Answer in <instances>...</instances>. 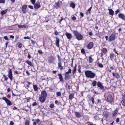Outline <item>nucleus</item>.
<instances>
[{"label":"nucleus","instance_id":"47","mask_svg":"<svg viewBox=\"0 0 125 125\" xmlns=\"http://www.w3.org/2000/svg\"><path fill=\"white\" fill-rule=\"evenodd\" d=\"M121 102L122 105L125 106V101H122Z\"/></svg>","mask_w":125,"mask_h":125},{"label":"nucleus","instance_id":"16","mask_svg":"<svg viewBox=\"0 0 125 125\" xmlns=\"http://www.w3.org/2000/svg\"><path fill=\"white\" fill-rule=\"evenodd\" d=\"M58 75L59 77V79L60 81L63 82V78L61 74L59 73L58 74Z\"/></svg>","mask_w":125,"mask_h":125},{"label":"nucleus","instance_id":"46","mask_svg":"<svg viewBox=\"0 0 125 125\" xmlns=\"http://www.w3.org/2000/svg\"><path fill=\"white\" fill-rule=\"evenodd\" d=\"M22 12L23 13H25L26 12V10L25 9H21Z\"/></svg>","mask_w":125,"mask_h":125},{"label":"nucleus","instance_id":"25","mask_svg":"<svg viewBox=\"0 0 125 125\" xmlns=\"http://www.w3.org/2000/svg\"><path fill=\"white\" fill-rule=\"evenodd\" d=\"M60 6L59 3V2H58L56 3L55 4V7L56 9H58L59 8Z\"/></svg>","mask_w":125,"mask_h":125},{"label":"nucleus","instance_id":"3","mask_svg":"<svg viewBox=\"0 0 125 125\" xmlns=\"http://www.w3.org/2000/svg\"><path fill=\"white\" fill-rule=\"evenodd\" d=\"M115 36L116 34L115 33H112L108 38V41L110 42L114 40L115 39Z\"/></svg>","mask_w":125,"mask_h":125},{"label":"nucleus","instance_id":"11","mask_svg":"<svg viewBox=\"0 0 125 125\" xmlns=\"http://www.w3.org/2000/svg\"><path fill=\"white\" fill-rule=\"evenodd\" d=\"M94 46V44L93 42H90L87 45V48L89 49L92 48Z\"/></svg>","mask_w":125,"mask_h":125},{"label":"nucleus","instance_id":"48","mask_svg":"<svg viewBox=\"0 0 125 125\" xmlns=\"http://www.w3.org/2000/svg\"><path fill=\"white\" fill-rule=\"evenodd\" d=\"M78 71L80 73L81 72L80 67L79 65L78 66Z\"/></svg>","mask_w":125,"mask_h":125},{"label":"nucleus","instance_id":"6","mask_svg":"<svg viewBox=\"0 0 125 125\" xmlns=\"http://www.w3.org/2000/svg\"><path fill=\"white\" fill-rule=\"evenodd\" d=\"M8 76L10 79L11 81H12V72L11 69H10L8 72Z\"/></svg>","mask_w":125,"mask_h":125},{"label":"nucleus","instance_id":"24","mask_svg":"<svg viewBox=\"0 0 125 125\" xmlns=\"http://www.w3.org/2000/svg\"><path fill=\"white\" fill-rule=\"evenodd\" d=\"M102 52L104 54H105L107 52V49L106 48H104L102 49Z\"/></svg>","mask_w":125,"mask_h":125},{"label":"nucleus","instance_id":"49","mask_svg":"<svg viewBox=\"0 0 125 125\" xmlns=\"http://www.w3.org/2000/svg\"><path fill=\"white\" fill-rule=\"evenodd\" d=\"M122 98L123 100L122 101H125V94L123 95Z\"/></svg>","mask_w":125,"mask_h":125},{"label":"nucleus","instance_id":"26","mask_svg":"<svg viewBox=\"0 0 125 125\" xmlns=\"http://www.w3.org/2000/svg\"><path fill=\"white\" fill-rule=\"evenodd\" d=\"M18 27L19 28H26V25H18Z\"/></svg>","mask_w":125,"mask_h":125},{"label":"nucleus","instance_id":"2","mask_svg":"<svg viewBox=\"0 0 125 125\" xmlns=\"http://www.w3.org/2000/svg\"><path fill=\"white\" fill-rule=\"evenodd\" d=\"M73 33L75 36L76 38L78 40H81L83 38V36L77 31H73Z\"/></svg>","mask_w":125,"mask_h":125},{"label":"nucleus","instance_id":"9","mask_svg":"<svg viewBox=\"0 0 125 125\" xmlns=\"http://www.w3.org/2000/svg\"><path fill=\"white\" fill-rule=\"evenodd\" d=\"M47 96V94L46 91L45 90L42 91L41 92V96L46 98Z\"/></svg>","mask_w":125,"mask_h":125},{"label":"nucleus","instance_id":"54","mask_svg":"<svg viewBox=\"0 0 125 125\" xmlns=\"http://www.w3.org/2000/svg\"><path fill=\"white\" fill-rule=\"evenodd\" d=\"M5 2V0H0V3H4Z\"/></svg>","mask_w":125,"mask_h":125},{"label":"nucleus","instance_id":"51","mask_svg":"<svg viewBox=\"0 0 125 125\" xmlns=\"http://www.w3.org/2000/svg\"><path fill=\"white\" fill-rule=\"evenodd\" d=\"M36 122L38 124L40 122V120L39 119H36Z\"/></svg>","mask_w":125,"mask_h":125},{"label":"nucleus","instance_id":"63","mask_svg":"<svg viewBox=\"0 0 125 125\" xmlns=\"http://www.w3.org/2000/svg\"><path fill=\"white\" fill-rule=\"evenodd\" d=\"M31 43H32V44L33 45L35 43V42H34L33 41L31 40Z\"/></svg>","mask_w":125,"mask_h":125},{"label":"nucleus","instance_id":"17","mask_svg":"<svg viewBox=\"0 0 125 125\" xmlns=\"http://www.w3.org/2000/svg\"><path fill=\"white\" fill-rule=\"evenodd\" d=\"M108 10L109 11V14L110 15L113 16L114 15V11H113L112 9H108Z\"/></svg>","mask_w":125,"mask_h":125},{"label":"nucleus","instance_id":"14","mask_svg":"<svg viewBox=\"0 0 125 125\" xmlns=\"http://www.w3.org/2000/svg\"><path fill=\"white\" fill-rule=\"evenodd\" d=\"M45 97L41 96L39 97L40 101L41 103H43L45 100Z\"/></svg>","mask_w":125,"mask_h":125},{"label":"nucleus","instance_id":"18","mask_svg":"<svg viewBox=\"0 0 125 125\" xmlns=\"http://www.w3.org/2000/svg\"><path fill=\"white\" fill-rule=\"evenodd\" d=\"M75 114L77 117L79 118L81 116V114L78 112H75Z\"/></svg>","mask_w":125,"mask_h":125},{"label":"nucleus","instance_id":"28","mask_svg":"<svg viewBox=\"0 0 125 125\" xmlns=\"http://www.w3.org/2000/svg\"><path fill=\"white\" fill-rule=\"evenodd\" d=\"M92 8V7H91L90 8H89V9L87 10V12L86 13V14L87 15H88V14H90V11H91V9Z\"/></svg>","mask_w":125,"mask_h":125},{"label":"nucleus","instance_id":"41","mask_svg":"<svg viewBox=\"0 0 125 125\" xmlns=\"http://www.w3.org/2000/svg\"><path fill=\"white\" fill-rule=\"evenodd\" d=\"M31 1L33 4H34L36 1V0H31Z\"/></svg>","mask_w":125,"mask_h":125},{"label":"nucleus","instance_id":"7","mask_svg":"<svg viewBox=\"0 0 125 125\" xmlns=\"http://www.w3.org/2000/svg\"><path fill=\"white\" fill-rule=\"evenodd\" d=\"M107 100L108 102L112 103L113 102V100L112 96L111 95H109L107 96Z\"/></svg>","mask_w":125,"mask_h":125},{"label":"nucleus","instance_id":"1","mask_svg":"<svg viewBox=\"0 0 125 125\" xmlns=\"http://www.w3.org/2000/svg\"><path fill=\"white\" fill-rule=\"evenodd\" d=\"M85 74L86 77L88 78H94L95 75V73L91 71L86 70L85 72Z\"/></svg>","mask_w":125,"mask_h":125},{"label":"nucleus","instance_id":"42","mask_svg":"<svg viewBox=\"0 0 125 125\" xmlns=\"http://www.w3.org/2000/svg\"><path fill=\"white\" fill-rule=\"evenodd\" d=\"M38 53L40 54H42L43 52H42V51L41 50H39L38 51Z\"/></svg>","mask_w":125,"mask_h":125},{"label":"nucleus","instance_id":"50","mask_svg":"<svg viewBox=\"0 0 125 125\" xmlns=\"http://www.w3.org/2000/svg\"><path fill=\"white\" fill-rule=\"evenodd\" d=\"M87 125H94L91 122H89L87 123Z\"/></svg>","mask_w":125,"mask_h":125},{"label":"nucleus","instance_id":"36","mask_svg":"<svg viewBox=\"0 0 125 125\" xmlns=\"http://www.w3.org/2000/svg\"><path fill=\"white\" fill-rule=\"evenodd\" d=\"M25 125H29V122L28 120H26L25 121Z\"/></svg>","mask_w":125,"mask_h":125},{"label":"nucleus","instance_id":"30","mask_svg":"<svg viewBox=\"0 0 125 125\" xmlns=\"http://www.w3.org/2000/svg\"><path fill=\"white\" fill-rule=\"evenodd\" d=\"M33 88L35 91H37L38 90V87L36 85H33Z\"/></svg>","mask_w":125,"mask_h":125},{"label":"nucleus","instance_id":"57","mask_svg":"<svg viewBox=\"0 0 125 125\" xmlns=\"http://www.w3.org/2000/svg\"><path fill=\"white\" fill-rule=\"evenodd\" d=\"M14 124L13 122L12 121H11L9 125H13Z\"/></svg>","mask_w":125,"mask_h":125},{"label":"nucleus","instance_id":"52","mask_svg":"<svg viewBox=\"0 0 125 125\" xmlns=\"http://www.w3.org/2000/svg\"><path fill=\"white\" fill-rule=\"evenodd\" d=\"M24 39H29V40L30 39V37L28 36L25 37H24Z\"/></svg>","mask_w":125,"mask_h":125},{"label":"nucleus","instance_id":"64","mask_svg":"<svg viewBox=\"0 0 125 125\" xmlns=\"http://www.w3.org/2000/svg\"><path fill=\"white\" fill-rule=\"evenodd\" d=\"M14 72L15 73L17 74H18L19 73V72L16 71H15Z\"/></svg>","mask_w":125,"mask_h":125},{"label":"nucleus","instance_id":"37","mask_svg":"<svg viewBox=\"0 0 125 125\" xmlns=\"http://www.w3.org/2000/svg\"><path fill=\"white\" fill-rule=\"evenodd\" d=\"M18 47L19 48H21L22 46V44L21 43H18Z\"/></svg>","mask_w":125,"mask_h":125},{"label":"nucleus","instance_id":"15","mask_svg":"<svg viewBox=\"0 0 125 125\" xmlns=\"http://www.w3.org/2000/svg\"><path fill=\"white\" fill-rule=\"evenodd\" d=\"M97 86L98 87H100L101 89H104V87L101 84V83L100 82H98L97 83Z\"/></svg>","mask_w":125,"mask_h":125},{"label":"nucleus","instance_id":"27","mask_svg":"<svg viewBox=\"0 0 125 125\" xmlns=\"http://www.w3.org/2000/svg\"><path fill=\"white\" fill-rule=\"evenodd\" d=\"M70 6L72 7L73 9H74L75 8V5L74 3H72L70 4Z\"/></svg>","mask_w":125,"mask_h":125},{"label":"nucleus","instance_id":"53","mask_svg":"<svg viewBox=\"0 0 125 125\" xmlns=\"http://www.w3.org/2000/svg\"><path fill=\"white\" fill-rule=\"evenodd\" d=\"M72 19L74 21L76 20V18L75 16H73L72 18Z\"/></svg>","mask_w":125,"mask_h":125},{"label":"nucleus","instance_id":"39","mask_svg":"<svg viewBox=\"0 0 125 125\" xmlns=\"http://www.w3.org/2000/svg\"><path fill=\"white\" fill-rule=\"evenodd\" d=\"M27 7V5H23L21 9H26V8Z\"/></svg>","mask_w":125,"mask_h":125},{"label":"nucleus","instance_id":"31","mask_svg":"<svg viewBox=\"0 0 125 125\" xmlns=\"http://www.w3.org/2000/svg\"><path fill=\"white\" fill-rule=\"evenodd\" d=\"M7 12L6 10H2L0 11V13L2 15H4Z\"/></svg>","mask_w":125,"mask_h":125},{"label":"nucleus","instance_id":"13","mask_svg":"<svg viewBox=\"0 0 125 125\" xmlns=\"http://www.w3.org/2000/svg\"><path fill=\"white\" fill-rule=\"evenodd\" d=\"M34 5V8L35 9H37L41 7V5L39 3H36Z\"/></svg>","mask_w":125,"mask_h":125},{"label":"nucleus","instance_id":"23","mask_svg":"<svg viewBox=\"0 0 125 125\" xmlns=\"http://www.w3.org/2000/svg\"><path fill=\"white\" fill-rule=\"evenodd\" d=\"M118 111L117 109H115L113 112V117L115 116L116 115L117 112Z\"/></svg>","mask_w":125,"mask_h":125},{"label":"nucleus","instance_id":"5","mask_svg":"<svg viewBox=\"0 0 125 125\" xmlns=\"http://www.w3.org/2000/svg\"><path fill=\"white\" fill-rule=\"evenodd\" d=\"M2 99L5 101L7 105H12V104L10 101L6 97H3Z\"/></svg>","mask_w":125,"mask_h":125},{"label":"nucleus","instance_id":"44","mask_svg":"<svg viewBox=\"0 0 125 125\" xmlns=\"http://www.w3.org/2000/svg\"><path fill=\"white\" fill-rule=\"evenodd\" d=\"M54 107V104H51L50 106V108H52Z\"/></svg>","mask_w":125,"mask_h":125},{"label":"nucleus","instance_id":"60","mask_svg":"<svg viewBox=\"0 0 125 125\" xmlns=\"http://www.w3.org/2000/svg\"><path fill=\"white\" fill-rule=\"evenodd\" d=\"M28 7L31 9H33V6H32L29 5L28 6Z\"/></svg>","mask_w":125,"mask_h":125},{"label":"nucleus","instance_id":"43","mask_svg":"<svg viewBox=\"0 0 125 125\" xmlns=\"http://www.w3.org/2000/svg\"><path fill=\"white\" fill-rule=\"evenodd\" d=\"M61 94L60 92H58L57 93L56 95L57 96H61Z\"/></svg>","mask_w":125,"mask_h":125},{"label":"nucleus","instance_id":"55","mask_svg":"<svg viewBox=\"0 0 125 125\" xmlns=\"http://www.w3.org/2000/svg\"><path fill=\"white\" fill-rule=\"evenodd\" d=\"M37 105V104L36 102H34L32 104V105L34 106L36 105Z\"/></svg>","mask_w":125,"mask_h":125},{"label":"nucleus","instance_id":"38","mask_svg":"<svg viewBox=\"0 0 125 125\" xmlns=\"http://www.w3.org/2000/svg\"><path fill=\"white\" fill-rule=\"evenodd\" d=\"M73 95L72 94H71L69 96V98L70 99H71L73 98Z\"/></svg>","mask_w":125,"mask_h":125},{"label":"nucleus","instance_id":"35","mask_svg":"<svg viewBox=\"0 0 125 125\" xmlns=\"http://www.w3.org/2000/svg\"><path fill=\"white\" fill-rule=\"evenodd\" d=\"M97 64L98 65L99 67H103V65L99 62H98L97 63Z\"/></svg>","mask_w":125,"mask_h":125},{"label":"nucleus","instance_id":"58","mask_svg":"<svg viewBox=\"0 0 125 125\" xmlns=\"http://www.w3.org/2000/svg\"><path fill=\"white\" fill-rule=\"evenodd\" d=\"M119 121V119L118 118H117L116 120V122L117 123H118Z\"/></svg>","mask_w":125,"mask_h":125},{"label":"nucleus","instance_id":"61","mask_svg":"<svg viewBox=\"0 0 125 125\" xmlns=\"http://www.w3.org/2000/svg\"><path fill=\"white\" fill-rule=\"evenodd\" d=\"M80 15L82 17H83V13L82 12H80Z\"/></svg>","mask_w":125,"mask_h":125},{"label":"nucleus","instance_id":"45","mask_svg":"<svg viewBox=\"0 0 125 125\" xmlns=\"http://www.w3.org/2000/svg\"><path fill=\"white\" fill-rule=\"evenodd\" d=\"M90 100L92 101L93 104H94V99L93 97H91L90 99Z\"/></svg>","mask_w":125,"mask_h":125},{"label":"nucleus","instance_id":"62","mask_svg":"<svg viewBox=\"0 0 125 125\" xmlns=\"http://www.w3.org/2000/svg\"><path fill=\"white\" fill-rule=\"evenodd\" d=\"M4 38L6 40H8V38L6 36H4Z\"/></svg>","mask_w":125,"mask_h":125},{"label":"nucleus","instance_id":"40","mask_svg":"<svg viewBox=\"0 0 125 125\" xmlns=\"http://www.w3.org/2000/svg\"><path fill=\"white\" fill-rule=\"evenodd\" d=\"M26 83H28V84H26V86L27 87H29V86L30 85L31 83L29 82H27Z\"/></svg>","mask_w":125,"mask_h":125},{"label":"nucleus","instance_id":"8","mask_svg":"<svg viewBox=\"0 0 125 125\" xmlns=\"http://www.w3.org/2000/svg\"><path fill=\"white\" fill-rule=\"evenodd\" d=\"M119 17L125 21V16L124 14L120 13L118 14Z\"/></svg>","mask_w":125,"mask_h":125},{"label":"nucleus","instance_id":"32","mask_svg":"<svg viewBox=\"0 0 125 125\" xmlns=\"http://www.w3.org/2000/svg\"><path fill=\"white\" fill-rule=\"evenodd\" d=\"M97 82L96 81H93L92 83L93 86H96V85Z\"/></svg>","mask_w":125,"mask_h":125},{"label":"nucleus","instance_id":"22","mask_svg":"<svg viewBox=\"0 0 125 125\" xmlns=\"http://www.w3.org/2000/svg\"><path fill=\"white\" fill-rule=\"evenodd\" d=\"M70 76L69 75H65L64 77V79L66 80H68L70 78Z\"/></svg>","mask_w":125,"mask_h":125},{"label":"nucleus","instance_id":"29","mask_svg":"<svg viewBox=\"0 0 125 125\" xmlns=\"http://www.w3.org/2000/svg\"><path fill=\"white\" fill-rule=\"evenodd\" d=\"M28 64L31 66H32V63L30 61H27L26 62Z\"/></svg>","mask_w":125,"mask_h":125},{"label":"nucleus","instance_id":"33","mask_svg":"<svg viewBox=\"0 0 125 125\" xmlns=\"http://www.w3.org/2000/svg\"><path fill=\"white\" fill-rule=\"evenodd\" d=\"M76 71V65H75L73 68V71L72 73L73 74H74L75 72Z\"/></svg>","mask_w":125,"mask_h":125},{"label":"nucleus","instance_id":"12","mask_svg":"<svg viewBox=\"0 0 125 125\" xmlns=\"http://www.w3.org/2000/svg\"><path fill=\"white\" fill-rule=\"evenodd\" d=\"M65 35L67 38L69 40H70L72 37V35L70 33L66 32L65 33Z\"/></svg>","mask_w":125,"mask_h":125},{"label":"nucleus","instance_id":"10","mask_svg":"<svg viewBox=\"0 0 125 125\" xmlns=\"http://www.w3.org/2000/svg\"><path fill=\"white\" fill-rule=\"evenodd\" d=\"M58 65V68H60L61 70H62L63 69V67L62 66V62L61 60H59Z\"/></svg>","mask_w":125,"mask_h":125},{"label":"nucleus","instance_id":"56","mask_svg":"<svg viewBox=\"0 0 125 125\" xmlns=\"http://www.w3.org/2000/svg\"><path fill=\"white\" fill-rule=\"evenodd\" d=\"M120 11V10L119 9H117L115 11V13L116 14H117L118 12Z\"/></svg>","mask_w":125,"mask_h":125},{"label":"nucleus","instance_id":"34","mask_svg":"<svg viewBox=\"0 0 125 125\" xmlns=\"http://www.w3.org/2000/svg\"><path fill=\"white\" fill-rule=\"evenodd\" d=\"M71 72V70L70 69H69L68 72H66L65 73V74H67L69 73H70Z\"/></svg>","mask_w":125,"mask_h":125},{"label":"nucleus","instance_id":"59","mask_svg":"<svg viewBox=\"0 0 125 125\" xmlns=\"http://www.w3.org/2000/svg\"><path fill=\"white\" fill-rule=\"evenodd\" d=\"M81 52L83 53H85L84 50L83 49H82L81 50Z\"/></svg>","mask_w":125,"mask_h":125},{"label":"nucleus","instance_id":"21","mask_svg":"<svg viewBox=\"0 0 125 125\" xmlns=\"http://www.w3.org/2000/svg\"><path fill=\"white\" fill-rule=\"evenodd\" d=\"M115 56L114 54L113 53L110 54V57L111 59L112 60V59L114 58Z\"/></svg>","mask_w":125,"mask_h":125},{"label":"nucleus","instance_id":"19","mask_svg":"<svg viewBox=\"0 0 125 125\" xmlns=\"http://www.w3.org/2000/svg\"><path fill=\"white\" fill-rule=\"evenodd\" d=\"M59 39L58 38H56V45L57 46L59 47Z\"/></svg>","mask_w":125,"mask_h":125},{"label":"nucleus","instance_id":"4","mask_svg":"<svg viewBox=\"0 0 125 125\" xmlns=\"http://www.w3.org/2000/svg\"><path fill=\"white\" fill-rule=\"evenodd\" d=\"M55 58L52 56H51L49 58L48 62L50 63H53L54 62Z\"/></svg>","mask_w":125,"mask_h":125},{"label":"nucleus","instance_id":"20","mask_svg":"<svg viewBox=\"0 0 125 125\" xmlns=\"http://www.w3.org/2000/svg\"><path fill=\"white\" fill-rule=\"evenodd\" d=\"M94 60V59L92 58L91 56L89 57V61L90 63H92L93 62Z\"/></svg>","mask_w":125,"mask_h":125}]
</instances>
